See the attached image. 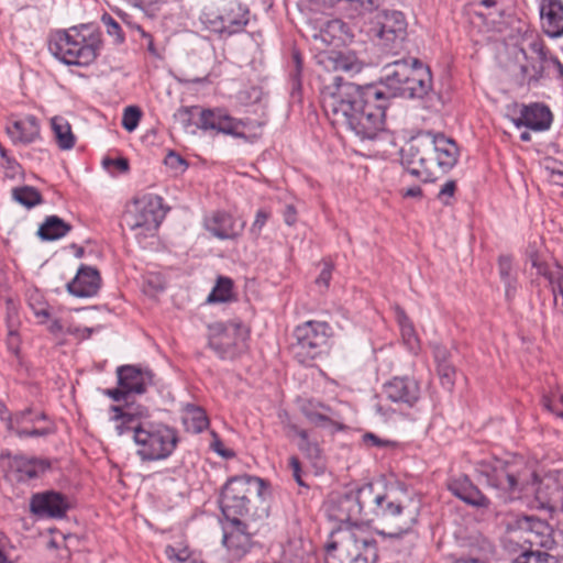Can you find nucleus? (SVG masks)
<instances>
[{
  "instance_id": "nucleus-1",
  "label": "nucleus",
  "mask_w": 563,
  "mask_h": 563,
  "mask_svg": "<svg viewBox=\"0 0 563 563\" xmlns=\"http://www.w3.org/2000/svg\"><path fill=\"white\" fill-rule=\"evenodd\" d=\"M412 58L385 65L378 84L360 86L335 76L321 91L325 117L336 129L353 132L361 140H374L384 131L390 100L402 97L412 71Z\"/></svg>"
},
{
  "instance_id": "nucleus-2",
  "label": "nucleus",
  "mask_w": 563,
  "mask_h": 563,
  "mask_svg": "<svg viewBox=\"0 0 563 563\" xmlns=\"http://www.w3.org/2000/svg\"><path fill=\"white\" fill-rule=\"evenodd\" d=\"M400 154L401 163L410 175L423 183H433L457 164L460 148L443 133L427 131L411 137Z\"/></svg>"
},
{
  "instance_id": "nucleus-3",
  "label": "nucleus",
  "mask_w": 563,
  "mask_h": 563,
  "mask_svg": "<svg viewBox=\"0 0 563 563\" xmlns=\"http://www.w3.org/2000/svg\"><path fill=\"white\" fill-rule=\"evenodd\" d=\"M478 473L486 478L487 485L496 490L498 499L506 504L520 498L529 490L532 472L522 461L490 457L477 465Z\"/></svg>"
},
{
  "instance_id": "nucleus-4",
  "label": "nucleus",
  "mask_w": 563,
  "mask_h": 563,
  "mask_svg": "<svg viewBox=\"0 0 563 563\" xmlns=\"http://www.w3.org/2000/svg\"><path fill=\"white\" fill-rule=\"evenodd\" d=\"M264 481L260 477L233 476L222 487L219 504L225 520L256 521L267 516L265 508L254 506L261 499Z\"/></svg>"
},
{
  "instance_id": "nucleus-5",
  "label": "nucleus",
  "mask_w": 563,
  "mask_h": 563,
  "mask_svg": "<svg viewBox=\"0 0 563 563\" xmlns=\"http://www.w3.org/2000/svg\"><path fill=\"white\" fill-rule=\"evenodd\" d=\"M325 545L327 563H373L377 544L373 534L362 525L340 527Z\"/></svg>"
},
{
  "instance_id": "nucleus-6",
  "label": "nucleus",
  "mask_w": 563,
  "mask_h": 563,
  "mask_svg": "<svg viewBox=\"0 0 563 563\" xmlns=\"http://www.w3.org/2000/svg\"><path fill=\"white\" fill-rule=\"evenodd\" d=\"M373 504L369 506L367 522L378 520L388 530H380L382 536L398 539L411 531L420 515V500L408 499L406 503L393 499L388 494L374 492L372 485Z\"/></svg>"
},
{
  "instance_id": "nucleus-7",
  "label": "nucleus",
  "mask_w": 563,
  "mask_h": 563,
  "mask_svg": "<svg viewBox=\"0 0 563 563\" xmlns=\"http://www.w3.org/2000/svg\"><path fill=\"white\" fill-rule=\"evenodd\" d=\"M177 430L162 422L145 420L135 434L136 454L143 462L169 457L177 448Z\"/></svg>"
},
{
  "instance_id": "nucleus-8",
  "label": "nucleus",
  "mask_w": 563,
  "mask_h": 563,
  "mask_svg": "<svg viewBox=\"0 0 563 563\" xmlns=\"http://www.w3.org/2000/svg\"><path fill=\"white\" fill-rule=\"evenodd\" d=\"M48 48L66 65L88 66L98 55L97 42H88L76 27L57 31L51 37Z\"/></svg>"
},
{
  "instance_id": "nucleus-9",
  "label": "nucleus",
  "mask_w": 563,
  "mask_h": 563,
  "mask_svg": "<svg viewBox=\"0 0 563 563\" xmlns=\"http://www.w3.org/2000/svg\"><path fill=\"white\" fill-rule=\"evenodd\" d=\"M332 329L324 321L309 320L296 327L291 352L301 364H309L322 355L328 346Z\"/></svg>"
},
{
  "instance_id": "nucleus-10",
  "label": "nucleus",
  "mask_w": 563,
  "mask_h": 563,
  "mask_svg": "<svg viewBox=\"0 0 563 563\" xmlns=\"http://www.w3.org/2000/svg\"><path fill=\"white\" fill-rule=\"evenodd\" d=\"M209 332L208 345L222 360H234L247 349L249 331L241 323H214Z\"/></svg>"
},
{
  "instance_id": "nucleus-11",
  "label": "nucleus",
  "mask_w": 563,
  "mask_h": 563,
  "mask_svg": "<svg viewBox=\"0 0 563 563\" xmlns=\"http://www.w3.org/2000/svg\"><path fill=\"white\" fill-rule=\"evenodd\" d=\"M197 126L205 131L211 130L250 141L257 137L258 133L253 132L247 135L246 131L251 132L255 128L261 129L262 123H254L249 119H235L222 109H203L200 111Z\"/></svg>"
},
{
  "instance_id": "nucleus-12",
  "label": "nucleus",
  "mask_w": 563,
  "mask_h": 563,
  "mask_svg": "<svg viewBox=\"0 0 563 563\" xmlns=\"http://www.w3.org/2000/svg\"><path fill=\"white\" fill-rule=\"evenodd\" d=\"M371 504L372 484H366L340 496L331 508V517L345 526L367 522Z\"/></svg>"
},
{
  "instance_id": "nucleus-13",
  "label": "nucleus",
  "mask_w": 563,
  "mask_h": 563,
  "mask_svg": "<svg viewBox=\"0 0 563 563\" xmlns=\"http://www.w3.org/2000/svg\"><path fill=\"white\" fill-rule=\"evenodd\" d=\"M371 32L378 45L386 49L398 48L407 36V22L402 12L383 10L376 12L372 20Z\"/></svg>"
},
{
  "instance_id": "nucleus-14",
  "label": "nucleus",
  "mask_w": 563,
  "mask_h": 563,
  "mask_svg": "<svg viewBox=\"0 0 563 563\" xmlns=\"http://www.w3.org/2000/svg\"><path fill=\"white\" fill-rule=\"evenodd\" d=\"M525 63L520 65L522 84L534 87L544 78L545 68L550 65L552 55L544 41L539 36L532 37L527 48H520Z\"/></svg>"
},
{
  "instance_id": "nucleus-15",
  "label": "nucleus",
  "mask_w": 563,
  "mask_h": 563,
  "mask_svg": "<svg viewBox=\"0 0 563 563\" xmlns=\"http://www.w3.org/2000/svg\"><path fill=\"white\" fill-rule=\"evenodd\" d=\"M162 198L146 195L135 199L131 209L126 211L125 221L131 230L141 229L144 233H153L159 227Z\"/></svg>"
},
{
  "instance_id": "nucleus-16",
  "label": "nucleus",
  "mask_w": 563,
  "mask_h": 563,
  "mask_svg": "<svg viewBox=\"0 0 563 563\" xmlns=\"http://www.w3.org/2000/svg\"><path fill=\"white\" fill-rule=\"evenodd\" d=\"M70 507L69 498L55 490L33 494L30 499L31 512L41 519H62Z\"/></svg>"
},
{
  "instance_id": "nucleus-17",
  "label": "nucleus",
  "mask_w": 563,
  "mask_h": 563,
  "mask_svg": "<svg viewBox=\"0 0 563 563\" xmlns=\"http://www.w3.org/2000/svg\"><path fill=\"white\" fill-rule=\"evenodd\" d=\"M523 494H534L542 508L549 510L563 509V483L558 476L549 474L542 479L530 478L529 490Z\"/></svg>"
},
{
  "instance_id": "nucleus-18",
  "label": "nucleus",
  "mask_w": 563,
  "mask_h": 563,
  "mask_svg": "<svg viewBox=\"0 0 563 563\" xmlns=\"http://www.w3.org/2000/svg\"><path fill=\"white\" fill-rule=\"evenodd\" d=\"M223 527L222 543L232 560H241L252 548V533L249 531L250 520H227Z\"/></svg>"
},
{
  "instance_id": "nucleus-19",
  "label": "nucleus",
  "mask_w": 563,
  "mask_h": 563,
  "mask_svg": "<svg viewBox=\"0 0 563 563\" xmlns=\"http://www.w3.org/2000/svg\"><path fill=\"white\" fill-rule=\"evenodd\" d=\"M118 385L125 388L131 395H142L152 386L154 374L147 368L136 365H122L117 368Z\"/></svg>"
},
{
  "instance_id": "nucleus-20",
  "label": "nucleus",
  "mask_w": 563,
  "mask_h": 563,
  "mask_svg": "<svg viewBox=\"0 0 563 563\" xmlns=\"http://www.w3.org/2000/svg\"><path fill=\"white\" fill-rule=\"evenodd\" d=\"M111 411L114 413L111 418L115 422V431L118 435L132 432L133 441L135 442V434L139 427L143 426V417L147 416V410L143 407L134 408L132 405L125 406H111Z\"/></svg>"
},
{
  "instance_id": "nucleus-21",
  "label": "nucleus",
  "mask_w": 563,
  "mask_h": 563,
  "mask_svg": "<svg viewBox=\"0 0 563 563\" xmlns=\"http://www.w3.org/2000/svg\"><path fill=\"white\" fill-rule=\"evenodd\" d=\"M101 287V276L97 268L81 265L76 276L67 284L70 295L78 298L93 297Z\"/></svg>"
},
{
  "instance_id": "nucleus-22",
  "label": "nucleus",
  "mask_w": 563,
  "mask_h": 563,
  "mask_svg": "<svg viewBox=\"0 0 563 563\" xmlns=\"http://www.w3.org/2000/svg\"><path fill=\"white\" fill-rule=\"evenodd\" d=\"M384 393L389 400L408 407H412L420 398L419 384L410 377H394L384 385Z\"/></svg>"
},
{
  "instance_id": "nucleus-23",
  "label": "nucleus",
  "mask_w": 563,
  "mask_h": 563,
  "mask_svg": "<svg viewBox=\"0 0 563 563\" xmlns=\"http://www.w3.org/2000/svg\"><path fill=\"white\" fill-rule=\"evenodd\" d=\"M412 71L402 89V98H423L432 89V75L430 68L418 58H412Z\"/></svg>"
},
{
  "instance_id": "nucleus-24",
  "label": "nucleus",
  "mask_w": 563,
  "mask_h": 563,
  "mask_svg": "<svg viewBox=\"0 0 563 563\" xmlns=\"http://www.w3.org/2000/svg\"><path fill=\"white\" fill-rule=\"evenodd\" d=\"M448 488L455 497L475 508H487L490 505L489 499L465 475L451 478Z\"/></svg>"
},
{
  "instance_id": "nucleus-25",
  "label": "nucleus",
  "mask_w": 563,
  "mask_h": 563,
  "mask_svg": "<svg viewBox=\"0 0 563 563\" xmlns=\"http://www.w3.org/2000/svg\"><path fill=\"white\" fill-rule=\"evenodd\" d=\"M540 18L543 32L552 38L563 35L562 0H541Z\"/></svg>"
},
{
  "instance_id": "nucleus-26",
  "label": "nucleus",
  "mask_w": 563,
  "mask_h": 563,
  "mask_svg": "<svg viewBox=\"0 0 563 563\" xmlns=\"http://www.w3.org/2000/svg\"><path fill=\"white\" fill-rule=\"evenodd\" d=\"M8 468L15 481L26 482L38 477L49 468V463L45 460L15 455L9 460Z\"/></svg>"
},
{
  "instance_id": "nucleus-27",
  "label": "nucleus",
  "mask_w": 563,
  "mask_h": 563,
  "mask_svg": "<svg viewBox=\"0 0 563 563\" xmlns=\"http://www.w3.org/2000/svg\"><path fill=\"white\" fill-rule=\"evenodd\" d=\"M550 109L542 103L525 106L520 117L515 121L517 126H527L533 131H545L552 123Z\"/></svg>"
},
{
  "instance_id": "nucleus-28",
  "label": "nucleus",
  "mask_w": 563,
  "mask_h": 563,
  "mask_svg": "<svg viewBox=\"0 0 563 563\" xmlns=\"http://www.w3.org/2000/svg\"><path fill=\"white\" fill-rule=\"evenodd\" d=\"M244 225L245 223L242 222L240 228L236 229L232 216L221 211L213 213L206 223L207 230L220 240L236 239L244 229Z\"/></svg>"
},
{
  "instance_id": "nucleus-29",
  "label": "nucleus",
  "mask_w": 563,
  "mask_h": 563,
  "mask_svg": "<svg viewBox=\"0 0 563 563\" xmlns=\"http://www.w3.org/2000/svg\"><path fill=\"white\" fill-rule=\"evenodd\" d=\"M7 133L13 143L30 144L40 137V124L35 115H26L7 126Z\"/></svg>"
},
{
  "instance_id": "nucleus-30",
  "label": "nucleus",
  "mask_w": 563,
  "mask_h": 563,
  "mask_svg": "<svg viewBox=\"0 0 563 563\" xmlns=\"http://www.w3.org/2000/svg\"><path fill=\"white\" fill-rule=\"evenodd\" d=\"M249 11L238 2H230L223 10V34L232 35L241 32L249 22Z\"/></svg>"
},
{
  "instance_id": "nucleus-31",
  "label": "nucleus",
  "mask_w": 563,
  "mask_h": 563,
  "mask_svg": "<svg viewBox=\"0 0 563 563\" xmlns=\"http://www.w3.org/2000/svg\"><path fill=\"white\" fill-rule=\"evenodd\" d=\"M73 227L57 216H48L37 230V235L43 241H55L66 236Z\"/></svg>"
},
{
  "instance_id": "nucleus-32",
  "label": "nucleus",
  "mask_w": 563,
  "mask_h": 563,
  "mask_svg": "<svg viewBox=\"0 0 563 563\" xmlns=\"http://www.w3.org/2000/svg\"><path fill=\"white\" fill-rule=\"evenodd\" d=\"M181 420L186 431L195 434L202 432L209 426L206 411L194 404H187L184 407Z\"/></svg>"
},
{
  "instance_id": "nucleus-33",
  "label": "nucleus",
  "mask_w": 563,
  "mask_h": 563,
  "mask_svg": "<svg viewBox=\"0 0 563 563\" xmlns=\"http://www.w3.org/2000/svg\"><path fill=\"white\" fill-rule=\"evenodd\" d=\"M52 130L60 150L67 151L75 145V135L67 120L62 117H54L51 121Z\"/></svg>"
},
{
  "instance_id": "nucleus-34",
  "label": "nucleus",
  "mask_w": 563,
  "mask_h": 563,
  "mask_svg": "<svg viewBox=\"0 0 563 563\" xmlns=\"http://www.w3.org/2000/svg\"><path fill=\"white\" fill-rule=\"evenodd\" d=\"M12 198L27 209L43 202L41 192L32 186L14 187L12 189Z\"/></svg>"
},
{
  "instance_id": "nucleus-35",
  "label": "nucleus",
  "mask_w": 563,
  "mask_h": 563,
  "mask_svg": "<svg viewBox=\"0 0 563 563\" xmlns=\"http://www.w3.org/2000/svg\"><path fill=\"white\" fill-rule=\"evenodd\" d=\"M233 282L229 277L219 276L214 287L207 297L208 303L228 302L232 299Z\"/></svg>"
},
{
  "instance_id": "nucleus-36",
  "label": "nucleus",
  "mask_w": 563,
  "mask_h": 563,
  "mask_svg": "<svg viewBox=\"0 0 563 563\" xmlns=\"http://www.w3.org/2000/svg\"><path fill=\"white\" fill-rule=\"evenodd\" d=\"M303 416L313 424L325 427L328 424L333 426L335 430L342 431L345 426L342 422L333 419L334 415H329L319 410H314L312 406H302Z\"/></svg>"
},
{
  "instance_id": "nucleus-37",
  "label": "nucleus",
  "mask_w": 563,
  "mask_h": 563,
  "mask_svg": "<svg viewBox=\"0 0 563 563\" xmlns=\"http://www.w3.org/2000/svg\"><path fill=\"white\" fill-rule=\"evenodd\" d=\"M298 449L308 459L312 465L319 466L322 464V450L319 444L309 439L308 433H301V439L298 442Z\"/></svg>"
},
{
  "instance_id": "nucleus-38",
  "label": "nucleus",
  "mask_w": 563,
  "mask_h": 563,
  "mask_svg": "<svg viewBox=\"0 0 563 563\" xmlns=\"http://www.w3.org/2000/svg\"><path fill=\"white\" fill-rule=\"evenodd\" d=\"M549 285L553 295L554 307L563 312V272L556 266L555 274L548 275Z\"/></svg>"
},
{
  "instance_id": "nucleus-39",
  "label": "nucleus",
  "mask_w": 563,
  "mask_h": 563,
  "mask_svg": "<svg viewBox=\"0 0 563 563\" xmlns=\"http://www.w3.org/2000/svg\"><path fill=\"white\" fill-rule=\"evenodd\" d=\"M499 275L506 286V296L510 298L516 291L514 278L511 276L512 263L509 256H500L498 261Z\"/></svg>"
},
{
  "instance_id": "nucleus-40",
  "label": "nucleus",
  "mask_w": 563,
  "mask_h": 563,
  "mask_svg": "<svg viewBox=\"0 0 563 563\" xmlns=\"http://www.w3.org/2000/svg\"><path fill=\"white\" fill-rule=\"evenodd\" d=\"M200 21L206 26L207 30L223 34L224 24H223V12L218 13L213 10H205L200 14Z\"/></svg>"
},
{
  "instance_id": "nucleus-41",
  "label": "nucleus",
  "mask_w": 563,
  "mask_h": 563,
  "mask_svg": "<svg viewBox=\"0 0 563 563\" xmlns=\"http://www.w3.org/2000/svg\"><path fill=\"white\" fill-rule=\"evenodd\" d=\"M165 554L172 563H196V558L187 547L167 545Z\"/></svg>"
},
{
  "instance_id": "nucleus-42",
  "label": "nucleus",
  "mask_w": 563,
  "mask_h": 563,
  "mask_svg": "<svg viewBox=\"0 0 563 563\" xmlns=\"http://www.w3.org/2000/svg\"><path fill=\"white\" fill-rule=\"evenodd\" d=\"M332 54H335V56L331 55L329 58L333 63V68L335 70H343V71H353L358 73L362 69L361 64L353 59L351 56L332 52Z\"/></svg>"
},
{
  "instance_id": "nucleus-43",
  "label": "nucleus",
  "mask_w": 563,
  "mask_h": 563,
  "mask_svg": "<svg viewBox=\"0 0 563 563\" xmlns=\"http://www.w3.org/2000/svg\"><path fill=\"white\" fill-rule=\"evenodd\" d=\"M512 563H560V561L547 552L526 551L518 555Z\"/></svg>"
},
{
  "instance_id": "nucleus-44",
  "label": "nucleus",
  "mask_w": 563,
  "mask_h": 563,
  "mask_svg": "<svg viewBox=\"0 0 563 563\" xmlns=\"http://www.w3.org/2000/svg\"><path fill=\"white\" fill-rule=\"evenodd\" d=\"M549 180L558 186L563 187V163L552 158H547L543 165Z\"/></svg>"
},
{
  "instance_id": "nucleus-45",
  "label": "nucleus",
  "mask_w": 563,
  "mask_h": 563,
  "mask_svg": "<svg viewBox=\"0 0 563 563\" xmlns=\"http://www.w3.org/2000/svg\"><path fill=\"white\" fill-rule=\"evenodd\" d=\"M142 112L137 107L130 106L124 109L123 117H122V125L123 128L132 132L136 129L139 125L140 119H141Z\"/></svg>"
},
{
  "instance_id": "nucleus-46",
  "label": "nucleus",
  "mask_w": 563,
  "mask_h": 563,
  "mask_svg": "<svg viewBox=\"0 0 563 563\" xmlns=\"http://www.w3.org/2000/svg\"><path fill=\"white\" fill-rule=\"evenodd\" d=\"M457 189L456 181L454 179L446 180L440 188L437 199L444 206H451L453 203L454 195Z\"/></svg>"
},
{
  "instance_id": "nucleus-47",
  "label": "nucleus",
  "mask_w": 563,
  "mask_h": 563,
  "mask_svg": "<svg viewBox=\"0 0 563 563\" xmlns=\"http://www.w3.org/2000/svg\"><path fill=\"white\" fill-rule=\"evenodd\" d=\"M438 375L442 386L446 389H451L454 386L455 380V367L450 364H441L437 366Z\"/></svg>"
},
{
  "instance_id": "nucleus-48",
  "label": "nucleus",
  "mask_w": 563,
  "mask_h": 563,
  "mask_svg": "<svg viewBox=\"0 0 563 563\" xmlns=\"http://www.w3.org/2000/svg\"><path fill=\"white\" fill-rule=\"evenodd\" d=\"M102 23L104 24L109 35L114 36L117 43H122L124 40L121 25L108 13L102 15Z\"/></svg>"
},
{
  "instance_id": "nucleus-49",
  "label": "nucleus",
  "mask_w": 563,
  "mask_h": 563,
  "mask_svg": "<svg viewBox=\"0 0 563 563\" xmlns=\"http://www.w3.org/2000/svg\"><path fill=\"white\" fill-rule=\"evenodd\" d=\"M291 57L295 69L290 73V79L292 82V89L295 90L301 87L302 59L298 51H294Z\"/></svg>"
},
{
  "instance_id": "nucleus-50",
  "label": "nucleus",
  "mask_w": 563,
  "mask_h": 563,
  "mask_svg": "<svg viewBox=\"0 0 563 563\" xmlns=\"http://www.w3.org/2000/svg\"><path fill=\"white\" fill-rule=\"evenodd\" d=\"M164 163L167 167L175 170L176 173H183L187 169L188 164L179 154L170 151L165 159Z\"/></svg>"
},
{
  "instance_id": "nucleus-51",
  "label": "nucleus",
  "mask_w": 563,
  "mask_h": 563,
  "mask_svg": "<svg viewBox=\"0 0 563 563\" xmlns=\"http://www.w3.org/2000/svg\"><path fill=\"white\" fill-rule=\"evenodd\" d=\"M271 218V212L265 209H261L256 212L255 220L250 229L251 234L255 238L260 236L262 229Z\"/></svg>"
},
{
  "instance_id": "nucleus-52",
  "label": "nucleus",
  "mask_w": 563,
  "mask_h": 563,
  "mask_svg": "<svg viewBox=\"0 0 563 563\" xmlns=\"http://www.w3.org/2000/svg\"><path fill=\"white\" fill-rule=\"evenodd\" d=\"M332 271L333 265L329 262H323V267L319 274V276L316 278V284L320 288H323L324 290L329 288L330 280L332 278Z\"/></svg>"
},
{
  "instance_id": "nucleus-53",
  "label": "nucleus",
  "mask_w": 563,
  "mask_h": 563,
  "mask_svg": "<svg viewBox=\"0 0 563 563\" xmlns=\"http://www.w3.org/2000/svg\"><path fill=\"white\" fill-rule=\"evenodd\" d=\"M289 468L291 470V474L297 484L301 487H308V485L302 479V470L300 461L297 456L292 455L289 457Z\"/></svg>"
},
{
  "instance_id": "nucleus-54",
  "label": "nucleus",
  "mask_w": 563,
  "mask_h": 563,
  "mask_svg": "<svg viewBox=\"0 0 563 563\" xmlns=\"http://www.w3.org/2000/svg\"><path fill=\"white\" fill-rule=\"evenodd\" d=\"M42 419H45V415L43 412L34 413L32 409H25L15 416L16 423L35 422Z\"/></svg>"
},
{
  "instance_id": "nucleus-55",
  "label": "nucleus",
  "mask_w": 563,
  "mask_h": 563,
  "mask_svg": "<svg viewBox=\"0 0 563 563\" xmlns=\"http://www.w3.org/2000/svg\"><path fill=\"white\" fill-rule=\"evenodd\" d=\"M401 335L405 342L409 345L410 349H413L417 344V336L415 334V330L411 323L401 322Z\"/></svg>"
},
{
  "instance_id": "nucleus-56",
  "label": "nucleus",
  "mask_w": 563,
  "mask_h": 563,
  "mask_svg": "<svg viewBox=\"0 0 563 563\" xmlns=\"http://www.w3.org/2000/svg\"><path fill=\"white\" fill-rule=\"evenodd\" d=\"M14 432L18 437L24 438V437H45L49 434L52 431L48 428H16L14 429Z\"/></svg>"
},
{
  "instance_id": "nucleus-57",
  "label": "nucleus",
  "mask_w": 563,
  "mask_h": 563,
  "mask_svg": "<svg viewBox=\"0 0 563 563\" xmlns=\"http://www.w3.org/2000/svg\"><path fill=\"white\" fill-rule=\"evenodd\" d=\"M433 356L437 362V366H440L441 364H450L451 361V353L450 351L440 344H437L433 346Z\"/></svg>"
},
{
  "instance_id": "nucleus-58",
  "label": "nucleus",
  "mask_w": 563,
  "mask_h": 563,
  "mask_svg": "<svg viewBox=\"0 0 563 563\" xmlns=\"http://www.w3.org/2000/svg\"><path fill=\"white\" fill-rule=\"evenodd\" d=\"M102 164L106 168L109 166H114L119 172L126 173L129 170V162L128 159L120 157V158H110L106 157L102 161Z\"/></svg>"
},
{
  "instance_id": "nucleus-59",
  "label": "nucleus",
  "mask_w": 563,
  "mask_h": 563,
  "mask_svg": "<svg viewBox=\"0 0 563 563\" xmlns=\"http://www.w3.org/2000/svg\"><path fill=\"white\" fill-rule=\"evenodd\" d=\"M104 394L107 396H109L113 401H117V402L122 401V400L126 401L131 395L125 388H123L119 385L117 388L106 389Z\"/></svg>"
},
{
  "instance_id": "nucleus-60",
  "label": "nucleus",
  "mask_w": 563,
  "mask_h": 563,
  "mask_svg": "<svg viewBox=\"0 0 563 563\" xmlns=\"http://www.w3.org/2000/svg\"><path fill=\"white\" fill-rule=\"evenodd\" d=\"M8 350L15 356L19 355L20 352V338L18 333L10 331L7 339Z\"/></svg>"
},
{
  "instance_id": "nucleus-61",
  "label": "nucleus",
  "mask_w": 563,
  "mask_h": 563,
  "mask_svg": "<svg viewBox=\"0 0 563 563\" xmlns=\"http://www.w3.org/2000/svg\"><path fill=\"white\" fill-rule=\"evenodd\" d=\"M141 36L145 42L144 44L146 46L147 52L154 57H161V54L154 44L152 35L146 33L144 30H141Z\"/></svg>"
},
{
  "instance_id": "nucleus-62",
  "label": "nucleus",
  "mask_w": 563,
  "mask_h": 563,
  "mask_svg": "<svg viewBox=\"0 0 563 563\" xmlns=\"http://www.w3.org/2000/svg\"><path fill=\"white\" fill-rule=\"evenodd\" d=\"M284 429L286 431L287 437L297 435L299 440L301 439V433H308L306 430L300 429L297 424L292 423L290 420L283 421Z\"/></svg>"
},
{
  "instance_id": "nucleus-63",
  "label": "nucleus",
  "mask_w": 563,
  "mask_h": 563,
  "mask_svg": "<svg viewBox=\"0 0 563 563\" xmlns=\"http://www.w3.org/2000/svg\"><path fill=\"white\" fill-rule=\"evenodd\" d=\"M214 441L211 443V448L214 452H217L219 455L223 457H232L234 454L232 451L223 449V444L221 440L217 437V434L213 432Z\"/></svg>"
},
{
  "instance_id": "nucleus-64",
  "label": "nucleus",
  "mask_w": 563,
  "mask_h": 563,
  "mask_svg": "<svg viewBox=\"0 0 563 563\" xmlns=\"http://www.w3.org/2000/svg\"><path fill=\"white\" fill-rule=\"evenodd\" d=\"M296 216H297V212H296L295 207L292 205H287L284 210L285 223L288 225H292L297 220Z\"/></svg>"
}]
</instances>
